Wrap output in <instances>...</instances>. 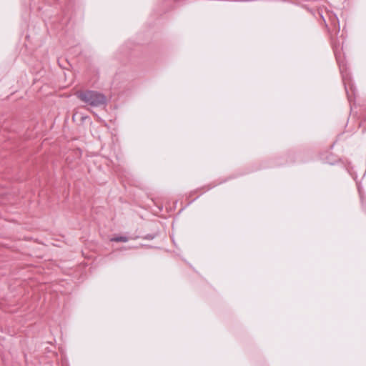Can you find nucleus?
Wrapping results in <instances>:
<instances>
[{"instance_id": "nucleus-1", "label": "nucleus", "mask_w": 366, "mask_h": 366, "mask_svg": "<svg viewBox=\"0 0 366 366\" xmlns=\"http://www.w3.org/2000/svg\"><path fill=\"white\" fill-rule=\"evenodd\" d=\"M76 97L84 103L93 107L105 105L107 97L102 93L92 90L79 91Z\"/></svg>"}, {"instance_id": "nucleus-2", "label": "nucleus", "mask_w": 366, "mask_h": 366, "mask_svg": "<svg viewBox=\"0 0 366 366\" xmlns=\"http://www.w3.org/2000/svg\"><path fill=\"white\" fill-rule=\"evenodd\" d=\"M334 52H335L337 61V62L339 64L340 70V72H341L342 76V81L344 82V84H345V89H346V92L347 93L348 92H347V86H348L349 83H350V77L349 74L347 72L346 65L345 64L344 61L342 60H341L340 55L338 54L337 47H335L334 49Z\"/></svg>"}, {"instance_id": "nucleus-3", "label": "nucleus", "mask_w": 366, "mask_h": 366, "mask_svg": "<svg viewBox=\"0 0 366 366\" xmlns=\"http://www.w3.org/2000/svg\"><path fill=\"white\" fill-rule=\"evenodd\" d=\"M111 241L126 242L128 241V238L124 236H119V237H115L112 238Z\"/></svg>"}]
</instances>
